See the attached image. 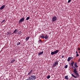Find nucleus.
Returning a JSON list of instances; mask_svg holds the SVG:
<instances>
[{"instance_id": "f257e3e1", "label": "nucleus", "mask_w": 80, "mask_h": 80, "mask_svg": "<svg viewBox=\"0 0 80 80\" xmlns=\"http://www.w3.org/2000/svg\"><path fill=\"white\" fill-rule=\"evenodd\" d=\"M29 80H35L37 78L36 76L35 75H32L28 78Z\"/></svg>"}, {"instance_id": "f03ea898", "label": "nucleus", "mask_w": 80, "mask_h": 80, "mask_svg": "<svg viewBox=\"0 0 80 80\" xmlns=\"http://www.w3.org/2000/svg\"><path fill=\"white\" fill-rule=\"evenodd\" d=\"M73 71L74 73H75V74L77 76V77H80V75H79V74L78 73V72L77 71V69L75 68L74 69Z\"/></svg>"}, {"instance_id": "7ed1b4c3", "label": "nucleus", "mask_w": 80, "mask_h": 80, "mask_svg": "<svg viewBox=\"0 0 80 80\" xmlns=\"http://www.w3.org/2000/svg\"><path fill=\"white\" fill-rule=\"evenodd\" d=\"M59 52V50H57L55 51H54V52H52L51 53V54L52 55H55V54H57V53H58Z\"/></svg>"}, {"instance_id": "20e7f679", "label": "nucleus", "mask_w": 80, "mask_h": 80, "mask_svg": "<svg viewBox=\"0 0 80 80\" xmlns=\"http://www.w3.org/2000/svg\"><path fill=\"white\" fill-rule=\"evenodd\" d=\"M58 62L57 61H55L53 64V65L52 66V67H56V66H58Z\"/></svg>"}, {"instance_id": "39448f33", "label": "nucleus", "mask_w": 80, "mask_h": 80, "mask_svg": "<svg viewBox=\"0 0 80 80\" xmlns=\"http://www.w3.org/2000/svg\"><path fill=\"white\" fill-rule=\"evenodd\" d=\"M57 20V18L56 16H54L52 17V21L53 22H55L56 20Z\"/></svg>"}, {"instance_id": "423d86ee", "label": "nucleus", "mask_w": 80, "mask_h": 80, "mask_svg": "<svg viewBox=\"0 0 80 80\" xmlns=\"http://www.w3.org/2000/svg\"><path fill=\"white\" fill-rule=\"evenodd\" d=\"M24 20H25V18H23L20 20L18 22V23H21V22H23Z\"/></svg>"}, {"instance_id": "0eeeda50", "label": "nucleus", "mask_w": 80, "mask_h": 80, "mask_svg": "<svg viewBox=\"0 0 80 80\" xmlns=\"http://www.w3.org/2000/svg\"><path fill=\"white\" fill-rule=\"evenodd\" d=\"M74 64V61H72V62L70 63V66H72V68H75L74 66H73V65Z\"/></svg>"}, {"instance_id": "6e6552de", "label": "nucleus", "mask_w": 80, "mask_h": 80, "mask_svg": "<svg viewBox=\"0 0 80 80\" xmlns=\"http://www.w3.org/2000/svg\"><path fill=\"white\" fill-rule=\"evenodd\" d=\"M33 73V70H31V71H30L29 73H28V75H31V74Z\"/></svg>"}, {"instance_id": "1a4fd4ad", "label": "nucleus", "mask_w": 80, "mask_h": 80, "mask_svg": "<svg viewBox=\"0 0 80 80\" xmlns=\"http://www.w3.org/2000/svg\"><path fill=\"white\" fill-rule=\"evenodd\" d=\"M72 58H73V57L71 58L70 57H69L68 59V62H70V60H71L72 59Z\"/></svg>"}, {"instance_id": "9d476101", "label": "nucleus", "mask_w": 80, "mask_h": 80, "mask_svg": "<svg viewBox=\"0 0 80 80\" xmlns=\"http://www.w3.org/2000/svg\"><path fill=\"white\" fill-rule=\"evenodd\" d=\"M18 32V30L16 29L13 32V33H17V32Z\"/></svg>"}, {"instance_id": "9b49d317", "label": "nucleus", "mask_w": 80, "mask_h": 80, "mask_svg": "<svg viewBox=\"0 0 80 80\" xmlns=\"http://www.w3.org/2000/svg\"><path fill=\"white\" fill-rule=\"evenodd\" d=\"M5 7V5H3L1 7V8H0V10H3V8H4Z\"/></svg>"}, {"instance_id": "f8f14e48", "label": "nucleus", "mask_w": 80, "mask_h": 80, "mask_svg": "<svg viewBox=\"0 0 80 80\" xmlns=\"http://www.w3.org/2000/svg\"><path fill=\"white\" fill-rule=\"evenodd\" d=\"M64 78L65 79H66V80H68V79L69 78L68 77V75H67Z\"/></svg>"}, {"instance_id": "ddd939ff", "label": "nucleus", "mask_w": 80, "mask_h": 80, "mask_svg": "<svg viewBox=\"0 0 80 80\" xmlns=\"http://www.w3.org/2000/svg\"><path fill=\"white\" fill-rule=\"evenodd\" d=\"M43 53V51H42V52H41L38 53V55H42Z\"/></svg>"}, {"instance_id": "4468645a", "label": "nucleus", "mask_w": 80, "mask_h": 80, "mask_svg": "<svg viewBox=\"0 0 80 80\" xmlns=\"http://www.w3.org/2000/svg\"><path fill=\"white\" fill-rule=\"evenodd\" d=\"M30 37H27L26 39H25V40L26 41H28V39H29V38H30Z\"/></svg>"}, {"instance_id": "2eb2a0df", "label": "nucleus", "mask_w": 80, "mask_h": 80, "mask_svg": "<svg viewBox=\"0 0 80 80\" xmlns=\"http://www.w3.org/2000/svg\"><path fill=\"white\" fill-rule=\"evenodd\" d=\"M20 43H21V42H17V45L18 46V45H20Z\"/></svg>"}, {"instance_id": "dca6fc26", "label": "nucleus", "mask_w": 80, "mask_h": 80, "mask_svg": "<svg viewBox=\"0 0 80 80\" xmlns=\"http://www.w3.org/2000/svg\"><path fill=\"white\" fill-rule=\"evenodd\" d=\"M15 60L13 59L11 61V63H13V62H15Z\"/></svg>"}, {"instance_id": "f3484780", "label": "nucleus", "mask_w": 80, "mask_h": 80, "mask_svg": "<svg viewBox=\"0 0 80 80\" xmlns=\"http://www.w3.org/2000/svg\"><path fill=\"white\" fill-rule=\"evenodd\" d=\"M71 75L72 77H74V78H77V77L76 76H75V75H73V74H71Z\"/></svg>"}, {"instance_id": "a211bd4d", "label": "nucleus", "mask_w": 80, "mask_h": 80, "mask_svg": "<svg viewBox=\"0 0 80 80\" xmlns=\"http://www.w3.org/2000/svg\"><path fill=\"white\" fill-rule=\"evenodd\" d=\"M18 35H20L22 33V31H20L19 32H18Z\"/></svg>"}, {"instance_id": "6ab92c4d", "label": "nucleus", "mask_w": 80, "mask_h": 80, "mask_svg": "<svg viewBox=\"0 0 80 80\" xmlns=\"http://www.w3.org/2000/svg\"><path fill=\"white\" fill-rule=\"evenodd\" d=\"M44 38H45V39H47V38H48V36L46 35V36H45L44 37Z\"/></svg>"}, {"instance_id": "aec40b11", "label": "nucleus", "mask_w": 80, "mask_h": 80, "mask_svg": "<svg viewBox=\"0 0 80 80\" xmlns=\"http://www.w3.org/2000/svg\"><path fill=\"white\" fill-rule=\"evenodd\" d=\"M40 37H41L42 38H45V36H41Z\"/></svg>"}, {"instance_id": "412c9836", "label": "nucleus", "mask_w": 80, "mask_h": 80, "mask_svg": "<svg viewBox=\"0 0 80 80\" xmlns=\"http://www.w3.org/2000/svg\"><path fill=\"white\" fill-rule=\"evenodd\" d=\"M50 78V75L48 76L47 78H48V79H49V78Z\"/></svg>"}, {"instance_id": "4be33fe9", "label": "nucleus", "mask_w": 80, "mask_h": 80, "mask_svg": "<svg viewBox=\"0 0 80 80\" xmlns=\"http://www.w3.org/2000/svg\"><path fill=\"white\" fill-rule=\"evenodd\" d=\"M68 67V65H66L64 67L65 68H67Z\"/></svg>"}, {"instance_id": "5701e85b", "label": "nucleus", "mask_w": 80, "mask_h": 80, "mask_svg": "<svg viewBox=\"0 0 80 80\" xmlns=\"http://www.w3.org/2000/svg\"><path fill=\"white\" fill-rule=\"evenodd\" d=\"M30 19V17H28L26 18V20H29Z\"/></svg>"}, {"instance_id": "b1692460", "label": "nucleus", "mask_w": 80, "mask_h": 80, "mask_svg": "<svg viewBox=\"0 0 80 80\" xmlns=\"http://www.w3.org/2000/svg\"><path fill=\"white\" fill-rule=\"evenodd\" d=\"M77 62H75L74 63V66H75L76 65H77Z\"/></svg>"}, {"instance_id": "393cba45", "label": "nucleus", "mask_w": 80, "mask_h": 80, "mask_svg": "<svg viewBox=\"0 0 80 80\" xmlns=\"http://www.w3.org/2000/svg\"><path fill=\"white\" fill-rule=\"evenodd\" d=\"M5 19H4V20H3L2 21V22H1V23H3V22H5Z\"/></svg>"}, {"instance_id": "a878e982", "label": "nucleus", "mask_w": 80, "mask_h": 80, "mask_svg": "<svg viewBox=\"0 0 80 80\" xmlns=\"http://www.w3.org/2000/svg\"><path fill=\"white\" fill-rule=\"evenodd\" d=\"M76 57H78V56H79V55H78V53H77L76 54Z\"/></svg>"}, {"instance_id": "bb28decb", "label": "nucleus", "mask_w": 80, "mask_h": 80, "mask_svg": "<svg viewBox=\"0 0 80 80\" xmlns=\"http://www.w3.org/2000/svg\"><path fill=\"white\" fill-rule=\"evenodd\" d=\"M75 67H76V68H78V66H77V65H76V66H75Z\"/></svg>"}, {"instance_id": "cd10ccee", "label": "nucleus", "mask_w": 80, "mask_h": 80, "mask_svg": "<svg viewBox=\"0 0 80 80\" xmlns=\"http://www.w3.org/2000/svg\"><path fill=\"white\" fill-rule=\"evenodd\" d=\"M75 67H76V68H78V66H77V65H76V66H75Z\"/></svg>"}, {"instance_id": "c85d7f7f", "label": "nucleus", "mask_w": 80, "mask_h": 80, "mask_svg": "<svg viewBox=\"0 0 80 80\" xmlns=\"http://www.w3.org/2000/svg\"><path fill=\"white\" fill-rule=\"evenodd\" d=\"M71 2V0H68V3H70Z\"/></svg>"}, {"instance_id": "c756f323", "label": "nucleus", "mask_w": 80, "mask_h": 80, "mask_svg": "<svg viewBox=\"0 0 80 80\" xmlns=\"http://www.w3.org/2000/svg\"><path fill=\"white\" fill-rule=\"evenodd\" d=\"M78 50H80V48H78Z\"/></svg>"}, {"instance_id": "7c9ffc66", "label": "nucleus", "mask_w": 80, "mask_h": 80, "mask_svg": "<svg viewBox=\"0 0 80 80\" xmlns=\"http://www.w3.org/2000/svg\"><path fill=\"white\" fill-rule=\"evenodd\" d=\"M80 61V59H79L78 60V62H79Z\"/></svg>"}, {"instance_id": "2f4dec72", "label": "nucleus", "mask_w": 80, "mask_h": 80, "mask_svg": "<svg viewBox=\"0 0 80 80\" xmlns=\"http://www.w3.org/2000/svg\"><path fill=\"white\" fill-rule=\"evenodd\" d=\"M39 42H42V41L41 40H39Z\"/></svg>"}, {"instance_id": "473e14b6", "label": "nucleus", "mask_w": 80, "mask_h": 80, "mask_svg": "<svg viewBox=\"0 0 80 80\" xmlns=\"http://www.w3.org/2000/svg\"><path fill=\"white\" fill-rule=\"evenodd\" d=\"M62 58H63V57H64V56H62Z\"/></svg>"}, {"instance_id": "72a5a7b5", "label": "nucleus", "mask_w": 80, "mask_h": 80, "mask_svg": "<svg viewBox=\"0 0 80 80\" xmlns=\"http://www.w3.org/2000/svg\"><path fill=\"white\" fill-rule=\"evenodd\" d=\"M76 53L77 54L78 53V52H77V51H76Z\"/></svg>"}, {"instance_id": "f704fd0d", "label": "nucleus", "mask_w": 80, "mask_h": 80, "mask_svg": "<svg viewBox=\"0 0 80 80\" xmlns=\"http://www.w3.org/2000/svg\"><path fill=\"white\" fill-rule=\"evenodd\" d=\"M79 59H80V58H79Z\"/></svg>"}]
</instances>
